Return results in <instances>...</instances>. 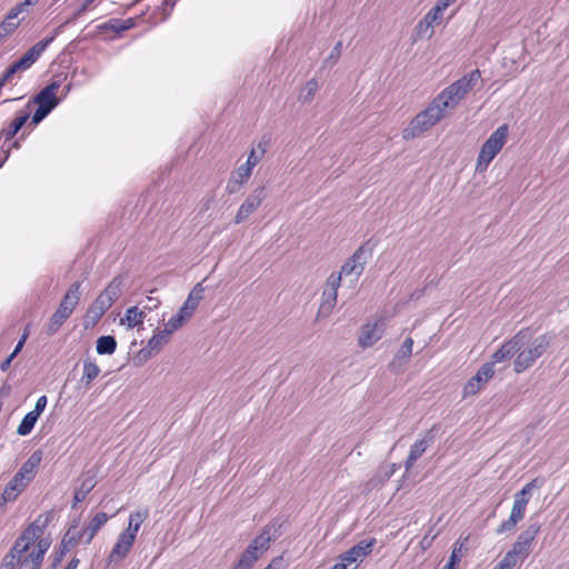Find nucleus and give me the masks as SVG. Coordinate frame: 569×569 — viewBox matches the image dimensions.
Wrapping results in <instances>:
<instances>
[{
  "label": "nucleus",
  "mask_w": 569,
  "mask_h": 569,
  "mask_svg": "<svg viewBox=\"0 0 569 569\" xmlns=\"http://www.w3.org/2000/svg\"><path fill=\"white\" fill-rule=\"evenodd\" d=\"M376 542V538H370L369 540H361L357 545L351 547L349 550L341 553L339 559L346 561L348 565L361 560L372 551V548L375 547Z\"/></svg>",
  "instance_id": "obj_17"
},
{
  "label": "nucleus",
  "mask_w": 569,
  "mask_h": 569,
  "mask_svg": "<svg viewBox=\"0 0 569 569\" xmlns=\"http://www.w3.org/2000/svg\"><path fill=\"white\" fill-rule=\"evenodd\" d=\"M396 470H397V465L391 463V465L381 466L379 468L378 472L380 473L382 480L388 481L393 476Z\"/></svg>",
  "instance_id": "obj_56"
},
{
  "label": "nucleus",
  "mask_w": 569,
  "mask_h": 569,
  "mask_svg": "<svg viewBox=\"0 0 569 569\" xmlns=\"http://www.w3.org/2000/svg\"><path fill=\"white\" fill-rule=\"evenodd\" d=\"M69 547H66L64 549L62 542L60 543L59 549L56 550L52 555L50 569H56L61 563L63 557L69 551Z\"/></svg>",
  "instance_id": "obj_48"
},
{
  "label": "nucleus",
  "mask_w": 569,
  "mask_h": 569,
  "mask_svg": "<svg viewBox=\"0 0 569 569\" xmlns=\"http://www.w3.org/2000/svg\"><path fill=\"white\" fill-rule=\"evenodd\" d=\"M80 288V281L72 282L68 288L67 292L64 293V296L62 297L60 305H62L67 309H70L73 312L81 298Z\"/></svg>",
  "instance_id": "obj_24"
},
{
  "label": "nucleus",
  "mask_w": 569,
  "mask_h": 569,
  "mask_svg": "<svg viewBox=\"0 0 569 569\" xmlns=\"http://www.w3.org/2000/svg\"><path fill=\"white\" fill-rule=\"evenodd\" d=\"M178 0H163L161 3V7L159 8L162 11V18L161 21H164L172 10V8L176 6Z\"/></svg>",
  "instance_id": "obj_57"
},
{
  "label": "nucleus",
  "mask_w": 569,
  "mask_h": 569,
  "mask_svg": "<svg viewBox=\"0 0 569 569\" xmlns=\"http://www.w3.org/2000/svg\"><path fill=\"white\" fill-rule=\"evenodd\" d=\"M339 276L332 272L327 281L326 287L321 293V301L317 312V318H327L331 315L338 300V289L340 287Z\"/></svg>",
  "instance_id": "obj_7"
},
{
  "label": "nucleus",
  "mask_w": 569,
  "mask_h": 569,
  "mask_svg": "<svg viewBox=\"0 0 569 569\" xmlns=\"http://www.w3.org/2000/svg\"><path fill=\"white\" fill-rule=\"evenodd\" d=\"M42 456L43 455L41 450L33 451L18 470L20 477H23L24 480H29L31 482V480L36 477L37 470L42 460Z\"/></svg>",
  "instance_id": "obj_22"
},
{
  "label": "nucleus",
  "mask_w": 569,
  "mask_h": 569,
  "mask_svg": "<svg viewBox=\"0 0 569 569\" xmlns=\"http://www.w3.org/2000/svg\"><path fill=\"white\" fill-rule=\"evenodd\" d=\"M187 319L189 318L178 310V312L174 316H172L169 319V321L164 325V330L169 331V333L172 335V332L182 327Z\"/></svg>",
  "instance_id": "obj_43"
},
{
  "label": "nucleus",
  "mask_w": 569,
  "mask_h": 569,
  "mask_svg": "<svg viewBox=\"0 0 569 569\" xmlns=\"http://www.w3.org/2000/svg\"><path fill=\"white\" fill-rule=\"evenodd\" d=\"M249 166H240L236 171L231 173V177L227 184L228 193H237L240 191L242 186L249 180L251 176Z\"/></svg>",
  "instance_id": "obj_20"
},
{
  "label": "nucleus",
  "mask_w": 569,
  "mask_h": 569,
  "mask_svg": "<svg viewBox=\"0 0 569 569\" xmlns=\"http://www.w3.org/2000/svg\"><path fill=\"white\" fill-rule=\"evenodd\" d=\"M435 429H430L425 432L421 439L417 440L411 447L409 455L405 461V468L409 471L415 462L426 452V450L435 441Z\"/></svg>",
  "instance_id": "obj_15"
},
{
  "label": "nucleus",
  "mask_w": 569,
  "mask_h": 569,
  "mask_svg": "<svg viewBox=\"0 0 569 569\" xmlns=\"http://www.w3.org/2000/svg\"><path fill=\"white\" fill-rule=\"evenodd\" d=\"M493 363H483L477 373L471 377L463 387V398L477 395L493 377Z\"/></svg>",
  "instance_id": "obj_12"
},
{
  "label": "nucleus",
  "mask_w": 569,
  "mask_h": 569,
  "mask_svg": "<svg viewBox=\"0 0 569 569\" xmlns=\"http://www.w3.org/2000/svg\"><path fill=\"white\" fill-rule=\"evenodd\" d=\"M552 338L551 333H543L536 337L527 348L520 349L513 362V370L521 373L532 367L537 359L548 350Z\"/></svg>",
  "instance_id": "obj_3"
},
{
  "label": "nucleus",
  "mask_w": 569,
  "mask_h": 569,
  "mask_svg": "<svg viewBox=\"0 0 569 569\" xmlns=\"http://www.w3.org/2000/svg\"><path fill=\"white\" fill-rule=\"evenodd\" d=\"M341 51H342V42L341 41H338L336 43V46L333 47L331 53L329 54V57L325 60V66H333L337 63V61L339 60L340 56H341Z\"/></svg>",
  "instance_id": "obj_50"
},
{
  "label": "nucleus",
  "mask_w": 569,
  "mask_h": 569,
  "mask_svg": "<svg viewBox=\"0 0 569 569\" xmlns=\"http://www.w3.org/2000/svg\"><path fill=\"white\" fill-rule=\"evenodd\" d=\"M123 286V277L117 276L114 277L106 289L99 295L104 300L109 301V306L111 307L113 302L120 297Z\"/></svg>",
  "instance_id": "obj_23"
},
{
  "label": "nucleus",
  "mask_w": 569,
  "mask_h": 569,
  "mask_svg": "<svg viewBox=\"0 0 569 569\" xmlns=\"http://www.w3.org/2000/svg\"><path fill=\"white\" fill-rule=\"evenodd\" d=\"M517 559L511 553H506L502 560L493 567V569H513L517 565Z\"/></svg>",
  "instance_id": "obj_54"
},
{
  "label": "nucleus",
  "mask_w": 569,
  "mask_h": 569,
  "mask_svg": "<svg viewBox=\"0 0 569 569\" xmlns=\"http://www.w3.org/2000/svg\"><path fill=\"white\" fill-rule=\"evenodd\" d=\"M9 483L16 486V488L22 492L27 488V486L30 483V481L24 480V478L20 477V473L17 472L13 476V478L9 481Z\"/></svg>",
  "instance_id": "obj_59"
},
{
  "label": "nucleus",
  "mask_w": 569,
  "mask_h": 569,
  "mask_svg": "<svg viewBox=\"0 0 569 569\" xmlns=\"http://www.w3.org/2000/svg\"><path fill=\"white\" fill-rule=\"evenodd\" d=\"M39 419V416L34 413L33 411L28 412L21 420L20 425L17 428V433L19 436H27L29 435L32 429L34 428L37 421Z\"/></svg>",
  "instance_id": "obj_34"
},
{
  "label": "nucleus",
  "mask_w": 569,
  "mask_h": 569,
  "mask_svg": "<svg viewBox=\"0 0 569 569\" xmlns=\"http://www.w3.org/2000/svg\"><path fill=\"white\" fill-rule=\"evenodd\" d=\"M27 338H28V333H23L22 337L20 338V340L18 341L14 350L11 352V355L13 357H17L18 353L21 351V349L23 348V345H24Z\"/></svg>",
  "instance_id": "obj_63"
},
{
  "label": "nucleus",
  "mask_w": 569,
  "mask_h": 569,
  "mask_svg": "<svg viewBox=\"0 0 569 569\" xmlns=\"http://www.w3.org/2000/svg\"><path fill=\"white\" fill-rule=\"evenodd\" d=\"M412 347H413V340L412 338L408 337L401 347L399 348L398 352L395 356V359L391 363V366L395 365L396 361H405L407 362L411 355H412Z\"/></svg>",
  "instance_id": "obj_36"
},
{
  "label": "nucleus",
  "mask_w": 569,
  "mask_h": 569,
  "mask_svg": "<svg viewBox=\"0 0 569 569\" xmlns=\"http://www.w3.org/2000/svg\"><path fill=\"white\" fill-rule=\"evenodd\" d=\"M39 532L40 530L38 529L37 526H28L23 531L22 533L18 537V539L22 542V543H27V547L30 548V546L37 540L39 539Z\"/></svg>",
  "instance_id": "obj_41"
},
{
  "label": "nucleus",
  "mask_w": 569,
  "mask_h": 569,
  "mask_svg": "<svg viewBox=\"0 0 569 569\" xmlns=\"http://www.w3.org/2000/svg\"><path fill=\"white\" fill-rule=\"evenodd\" d=\"M149 517V510L147 508L133 511L129 515L128 528L123 532H129L132 537H137L140 526Z\"/></svg>",
  "instance_id": "obj_25"
},
{
  "label": "nucleus",
  "mask_w": 569,
  "mask_h": 569,
  "mask_svg": "<svg viewBox=\"0 0 569 569\" xmlns=\"http://www.w3.org/2000/svg\"><path fill=\"white\" fill-rule=\"evenodd\" d=\"M282 522L280 519H273L266 525L261 533L256 537L248 546L249 549L260 553L269 549L270 542L274 541L281 535Z\"/></svg>",
  "instance_id": "obj_10"
},
{
  "label": "nucleus",
  "mask_w": 569,
  "mask_h": 569,
  "mask_svg": "<svg viewBox=\"0 0 569 569\" xmlns=\"http://www.w3.org/2000/svg\"><path fill=\"white\" fill-rule=\"evenodd\" d=\"M526 508H527L526 502L515 500L510 515L520 521L525 517Z\"/></svg>",
  "instance_id": "obj_52"
},
{
  "label": "nucleus",
  "mask_w": 569,
  "mask_h": 569,
  "mask_svg": "<svg viewBox=\"0 0 569 569\" xmlns=\"http://www.w3.org/2000/svg\"><path fill=\"white\" fill-rule=\"evenodd\" d=\"M541 525L538 521L530 520L529 526L523 530L512 545L508 553H511L517 561H523L531 552L532 542L540 531Z\"/></svg>",
  "instance_id": "obj_6"
},
{
  "label": "nucleus",
  "mask_w": 569,
  "mask_h": 569,
  "mask_svg": "<svg viewBox=\"0 0 569 569\" xmlns=\"http://www.w3.org/2000/svg\"><path fill=\"white\" fill-rule=\"evenodd\" d=\"M41 562L37 561L29 553L28 556H23V558L17 559V569H40Z\"/></svg>",
  "instance_id": "obj_44"
},
{
  "label": "nucleus",
  "mask_w": 569,
  "mask_h": 569,
  "mask_svg": "<svg viewBox=\"0 0 569 569\" xmlns=\"http://www.w3.org/2000/svg\"><path fill=\"white\" fill-rule=\"evenodd\" d=\"M259 160H260V157H258L256 154L254 149H251V151H250V153L248 156L247 162L243 163L242 166H249L250 170L252 171V169L259 162Z\"/></svg>",
  "instance_id": "obj_61"
},
{
  "label": "nucleus",
  "mask_w": 569,
  "mask_h": 569,
  "mask_svg": "<svg viewBox=\"0 0 569 569\" xmlns=\"http://www.w3.org/2000/svg\"><path fill=\"white\" fill-rule=\"evenodd\" d=\"M136 538L129 535V532H121L108 556V563H120L130 552Z\"/></svg>",
  "instance_id": "obj_16"
},
{
  "label": "nucleus",
  "mask_w": 569,
  "mask_h": 569,
  "mask_svg": "<svg viewBox=\"0 0 569 569\" xmlns=\"http://www.w3.org/2000/svg\"><path fill=\"white\" fill-rule=\"evenodd\" d=\"M518 522L519 520L510 515L509 518L502 521L501 525L496 529V532L498 535L510 532L515 529Z\"/></svg>",
  "instance_id": "obj_49"
},
{
  "label": "nucleus",
  "mask_w": 569,
  "mask_h": 569,
  "mask_svg": "<svg viewBox=\"0 0 569 569\" xmlns=\"http://www.w3.org/2000/svg\"><path fill=\"white\" fill-rule=\"evenodd\" d=\"M134 27V19L129 18L126 20L122 19H110L109 21L101 24L99 28L101 30H111L114 33L119 34L122 31L129 30Z\"/></svg>",
  "instance_id": "obj_28"
},
{
  "label": "nucleus",
  "mask_w": 569,
  "mask_h": 569,
  "mask_svg": "<svg viewBox=\"0 0 569 569\" xmlns=\"http://www.w3.org/2000/svg\"><path fill=\"white\" fill-rule=\"evenodd\" d=\"M462 546H458L456 542L453 546V549L451 551L450 558L448 563H446L441 569H456V566L460 562V558L462 556L461 553Z\"/></svg>",
  "instance_id": "obj_45"
},
{
  "label": "nucleus",
  "mask_w": 569,
  "mask_h": 569,
  "mask_svg": "<svg viewBox=\"0 0 569 569\" xmlns=\"http://www.w3.org/2000/svg\"><path fill=\"white\" fill-rule=\"evenodd\" d=\"M543 479L539 477L532 479L531 481L526 483L520 491H518L515 495V500L522 501L526 502V505H528L532 496V490L540 488L543 485Z\"/></svg>",
  "instance_id": "obj_31"
},
{
  "label": "nucleus",
  "mask_w": 569,
  "mask_h": 569,
  "mask_svg": "<svg viewBox=\"0 0 569 569\" xmlns=\"http://www.w3.org/2000/svg\"><path fill=\"white\" fill-rule=\"evenodd\" d=\"M63 24L57 27L52 34L44 38L43 40L37 42L32 46L20 59L14 61L23 71L28 70L43 53L47 47L56 39V37L61 32Z\"/></svg>",
  "instance_id": "obj_11"
},
{
  "label": "nucleus",
  "mask_w": 569,
  "mask_h": 569,
  "mask_svg": "<svg viewBox=\"0 0 569 569\" xmlns=\"http://www.w3.org/2000/svg\"><path fill=\"white\" fill-rule=\"evenodd\" d=\"M48 399L46 396H41L38 398L34 409L32 410L34 413H37L39 417L44 411L47 406Z\"/></svg>",
  "instance_id": "obj_60"
},
{
  "label": "nucleus",
  "mask_w": 569,
  "mask_h": 569,
  "mask_svg": "<svg viewBox=\"0 0 569 569\" xmlns=\"http://www.w3.org/2000/svg\"><path fill=\"white\" fill-rule=\"evenodd\" d=\"M78 525L79 521L74 520L73 523L63 535L61 542L64 549L66 547L73 548L74 546L82 541L81 529L78 528Z\"/></svg>",
  "instance_id": "obj_27"
},
{
  "label": "nucleus",
  "mask_w": 569,
  "mask_h": 569,
  "mask_svg": "<svg viewBox=\"0 0 569 569\" xmlns=\"http://www.w3.org/2000/svg\"><path fill=\"white\" fill-rule=\"evenodd\" d=\"M442 19V11L435 6L432 9L428 11V13L425 16V18L418 23L417 28L420 30L422 27H426V30H429L432 28L433 23H440Z\"/></svg>",
  "instance_id": "obj_35"
},
{
  "label": "nucleus",
  "mask_w": 569,
  "mask_h": 569,
  "mask_svg": "<svg viewBox=\"0 0 569 569\" xmlns=\"http://www.w3.org/2000/svg\"><path fill=\"white\" fill-rule=\"evenodd\" d=\"M266 198L267 191L264 186H259L252 190L239 207L233 222L236 224L244 222L261 206Z\"/></svg>",
  "instance_id": "obj_9"
},
{
  "label": "nucleus",
  "mask_w": 569,
  "mask_h": 569,
  "mask_svg": "<svg viewBox=\"0 0 569 569\" xmlns=\"http://www.w3.org/2000/svg\"><path fill=\"white\" fill-rule=\"evenodd\" d=\"M385 333V322L382 319H378L375 322L366 323L360 329L358 338V345L362 349H367L379 341Z\"/></svg>",
  "instance_id": "obj_14"
},
{
  "label": "nucleus",
  "mask_w": 569,
  "mask_h": 569,
  "mask_svg": "<svg viewBox=\"0 0 569 569\" xmlns=\"http://www.w3.org/2000/svg\"><path fill=\"white\" fill-rule=\"evenodd\" d=\"M531 338L530 329H522L509 341L505 342L493 355L490 363L502 362L512 358Z\"/></svg>",
  "instance_id": "obj_8"
},
{
  "label": "nucleus",
  "mask_w": 569,
  "mask_h": 569,
  "mask_svg": "<svg viewBox=\"0 0 569 569\" xmlns=\"http://www.w3.org/2000/svg\"><path fill=\"white\" fill-rule=\"evenodd\" d=\"M170 336L164 329L154 333L148 341L149 348L158 352L169 341Z\"/></svg>",
  "instance_id": "obj_37"
},
{
  "label": "nucleus",
  "mask_w": 569,
  "mask_h": 569,
  "mask_svg": "<svg viewBox=\"0 0 569 569\" xmlns=\"http://www.w3.org/2000/svg\"><path fill=\"white\" fill-rule=\"evenodd\" d=\"M203 287L201 283H197L189 292L187 300L179 308V311L186 317L191 318L193 312L197 310L200 301L203 299Z\"/></svg>",
  "instance_id": "obj_19"
},
{
  "label": "nucleus",
  "mask_w": 569,
  "mask_h": 569,
  "mask_svg": "<svg viewBox=\"0 0 569 569\" xmlns=\"http://www.w3.org/2000/svg\"><path fill=\"white\" fill-rule=\"evenodd\" d=\"M386 481L382 480L380 473L377 471V473L368 481L367 486L372 489L379 486H382Z\"/></svg>",
  "instance_id": "obj_62"
},
{
  "label": "nucleus",
  "mask_w": 569,
  "mask_h": 569,
  "mask_svg": "<svg viewBox=\"0 0 569 569\" xmlns=\"http://www.w3.org/2000/svg\"><path fill=\"white\" fill-rule=\"evenodd\" d=\"M49 113L50 111L46 107H38L32 114L30 124L38 126Z\"/></svg>",
  "instance_id": "obj_55"
},
{
  "label": "nucleus",
  "mask_w": 569,
  "mask_h": 569,
  "mask_svg": "<svg viewBox=\"0 0 569 569\" xmlns=\"http://www.w3.org/2000/svg\"><path fill=\"white\" fill-rule=\"evenodd\" d=\"M21 491L16 488V486L10 485L9 482L4 487V490L2 493H0L8 502H12L17 500Z\"/></svg>",
  "instance_id": "obj_51"
},
{
  "label": "nucleus",
  "mask_w": 569,
  "mask_h": 569,
  "mask_svg": "<svg viewBox=\"0 0 569 569\" xmlns=\"http://www.w3.org/2000/svg\"><path fill=\"white\" fill-rule=\"evenodd\" d=\"M258 552L249 549L248 547L240 555L239 560L232 567V569H251L254 562L258 560Z\"/></svg>",
  "instance_id": "obj_33"
},
{
  "label": "nucleus",
  "mask_w": 569,
  "mask_h": 569,
  "mask_svg": "<svg viewBox=\"0 0 569 569\" xmlns=\"http://www.w3.org/2000/svg\"><path fill=\"white\" fill-rule=\"evenodd\" d=\"M67 321L62 316L53 312L50 317L49 322L44 327V331L47 336H53L58 330L62 327V325Z\"/></svg>",
  "instance_id": "obj_42"
},
{
  "label": "nucleus",
  "mask_w": 569,
  "mask_h": 569,
  "mask_svg": "<svg viewBox=\"0 0 569 569\" xmlns=\"http://www.w3.org/2000/svg\"><path fill=\"white\" fill-rule=\"evenodd\" d=\"M445 109L446 108L436 97L428 107L419 112L403 129V140H412L432 128L445 117Z\"/></svg>",
  "instance_id": "obj_1"
},
{
  "label": "nucleus",
  "mask_w": 569,
  "mask_h": 569,
  "mask_svg": "<svg viewBox=\"0 0 569 569\" xmlns=\"http://www.w3.org/2000/svg\"><path fill=\"white\" fill-rule=\"evenodd\" d=\"M508 124L498 127L482 144L477 158L476 171L483 172L500 152L508 138Z\"/></svg>",
  "instance_id": "obj_4"
},
{
  "label": "nucleus",
  "mask_w": 569,
  "mask_h": 569,
  "mask_svg": "<svg viewBox=\"0 0 569 569\" xmlns=\"http://www.w3.org/2000/svg\"><path fill=\"white\" fill-rule=\"evenodd\" d=\"M17 568V558H14L13 553H7L2 562L0 563V569H16Z\"/></svg>",
  "instance_id": "obj_58"
},
{
  "label": "nucleus",
  "mask_w": 569,
  "mask_h": 569,
  "mask_svg": "<svg viewBox=\"0 0 569 569\" xmlns=\"http://www.w3.org/2000/svg\"><path fill=\"white\" fill-rule=\"evenodd\" d=\"M109 516L106 512H97L87 526L90 530L91 536H96L98 531L107 523Z\"/></svg>",
  "instance_id": "obj_40"
},
{
  "label": "nucleus",
  "mask_w": 569,
  "mask_h": 569,
  "mask_svg": "<svg viewBox=\"0 0 569 569\" xmlns=\"http://www.w3.org/2000/svg\"><path fill=\"white\" fill-rule=\"evenodd\" d=\"M480 79V71L475 69L448 86L437 96V99L445 108H455L478 84Z\"/></svg>",
  "instance_id": "obj_2"
},
{
  "label": "nucleus",
  "mask_w": 569,
  "mask_h": 569,
  "mask_svg": "<svg viewBox=\"0 0 569 569\" xmlns=\"http://www.w3.org/2000/svg\"><path fill=\"white\" fill-rule=\"evenodd\" d=\"M317 90H318L317 80L316 79L309 80L306 83L305 88L302 89V91L299 96V101L302 103H309L313 99Z\"/></svg>",
  "instance_id": "obj_39"
},
{
  "label": "nucleus",
  "mask_w": 569,
  "mask_h": 569,
  "mask_svg": "<svg viewBox=\"0 0 569 569\" xmlns=\"http://www.w3.org/2000/svg\"><path fill=\"white\" fill-rule=\"evenodd\" d=\"M37 545L36 548L29 553L32 558H34L37 561L41 562L43 561V557L46 552L48 551L51 541L47 538H39L36 540Z\"/></svg>",
  "instance_id": "obj_38"
},
{
  "label": "nucleus",
  "mask_w": 569,
  "mask_h": 569,
  "mask_svg": "<svg viewBox=\"0 0 569 569\" xmlns=\"http://www.w3.org/2000/svg\"><path fill=\"white\" fill-rule=\"evenodd\" d=\"M19 24L20 22L10 23L4 20L0 22V44L18 29Z\"/></svg>",
  "instance_id": "obj_47"
},
{
  "label": "nucleus",
  "mask_w": 569,
  "mask_h": 569,
  "mask_svg": "<svg viewBox=\"0 0 569 569\" xmlns=\"http://www.w3.org/2000/svg\"><path fill=\"white\" fill-rule=\"evenodd\" d=\"M52 518H53V511L50 510V511L46 512L44 515H40L34 520V522H32L30 526H37L38 529L40 530L39 537H41L44 532L46 527L49 525V522L52 520Z\"/></svg>",
  "instance_id": "obj_46"
},
{
  "label": "nucleus",
  "mask_w": 569,
  "mask_h": 569,
  "mask_svg": "<svg viewBox=\"0 0 569 569\" xmlns=\"http://www.w3.org/2000/svg\"><path fill=\"white\" fill-rule=\"evenodd\" d=\"M59 87V82L53 81L41 89L31 100L28 101L26 110L30 111L31 107L37 104L38 107H46L47 110L51 112L59 103V99L56 93Z\"/></svg>",
  "instance_id": "obj_13"
},
{
  "label": "nucleus",
  "mask_w": 569,
  "mask_h": 569,
  "mask_svg": "<svg viewBox=\"0 0 569 569\" xmlns=\"http://www.w3.org/2000/svg\"><path fill=\"white\" fill-rule=\"evenodd\" d=\"M153 352H156V351L153 349H150L149 345H147L146 348H142L139 351L138 357L143 359V360H147L148 358H150L152 356Z\"/></svg>",
  "instance_id": "obj_64"
},
{
  "label": "nucleus",
  "mask_w": 569,
  "mask_h": 569,
  "mask_svg": "<svg viewBox=\"0 0 569 569\" xmlns=\"http://www.w3.org/2000/svg\"><path fill=\"white\" fill-rule=\"evenodd\" d=\"M146 318V311L140 310L138 307H130L127 309L124 318L121 319V323H127L129 328H134L143 323Z\"/></svg>",
  "instance_id": "obj_29"
},
{
  "label": "nucleus",
  "mask_w": 569,
  "mask_h": 569,
  "mask_svg": "<svg viewBox=\"0 0 569 569\" xmlns=\"http://www.w3.org/2000/svg\"><path fill=\"white\" fill-rule=\"evenodd\" d=\"M30 118L29 110H20L16 118L3 129L0 130V138L4 137L6 141L11 140L19 130L27 123Z\"/></svg>",
  "instance_id": "obj_21"
},
{
  "label": "nucleus",
  "mask_w": 569,
  "mask_h": 569,
  "mask_svg": "<svg viewBox=\"0 0 569 569\" xmlns=\"http://www.w3.org/2000/svg\"><path fill=\"white\" fill-rule=\"evenodd\" d=\"M94 487L96 481L93 477L83 479L80 487L74 490L72 508H76L79 502H82Z\"/></svg>",
  "instance_id": "obj_30"
},
{
  "label": "nucleus",
  "mask_w": 569,
  "mask_h": 569,
  "mask_svg": "<svg viewBox=\"0 0 569 569\" xmlns=\"http://www.w3.org/2000/svg\"><path fill=\"white\" fill-rule=\"evenodd\" d=\"M29 550V548L27 547V543H22L18 538L14 542V545L12 546V548L10 549V551L8 553H13L14 558H23V556H28L27 555V551Z\"/></svg>",
  "instance_id": "obj_53"
},
{
  "label": "nucleus",
  "mask_w": 569,
  "mask_h": 569,
  "mask_svg": "<svg viewBox=\"0 0 569 569\" xmlns=\"http://www.w3.org/2000/svg\"><path fill=\"white\" fill-rule=\"evenodd\" d=\"M99 366L90 358H87L83 360V372L80 382L83 383L87 389H89L92 381L99 376Z\"/></svg>",
  "instance_id": "obj_26"
},
{
  "label": "nucleus",
  "mask_w": 569,
  "mask_h": 569,
  "mask_svg": "<svg viewBox=\"0 0 569 569\" xmlns=\"http://www.w3.org/2000/svg\"><path fill=\"white\" fill-rule=\"evenodd\" d=\"M110 308L109 301L98 296L92 305L87 309L84 316V328L89 329L93 327Z\"/></svg>",
  "instance_id": "obj_18"
},
{
  "label": "nucleus",
  "mask_w": 569,
  "mask_h": 569,
  "mask_svg": "<svg viewBox=\"0 0 569 569\" xmlns=\"http://www.w3.org/2000/svg\"><path fill=\"white\" fill-rule=\"evenodd\" d=\"M375 246L376 243L371 239L367 240L352 253L350 258L345 261L340 271L336 272V276H339L340 283L342 276H355V281L360 278V276L363 273L368 260L372 256Z\"/></svg>",
  "instance_id": "obj_5"
},
{
  "label": "nucleus",
  "mask_w": 569,
  "mask_h": 569,
  "mask_svg": "<svg viewBox=\"0 0 569 569\" xmlns=\"http://www.w3.org/2000/svg\"><path fill=\"white\" fill-rule=\"evenodd\" d=\"M117 349V340L113 336H101L97 340L98 355H112Z\"/></svg>",
  "instance_id": "obj_32"
}]
</instances>
